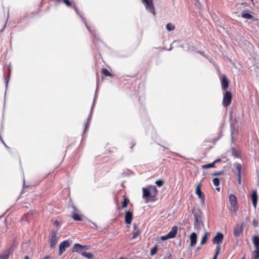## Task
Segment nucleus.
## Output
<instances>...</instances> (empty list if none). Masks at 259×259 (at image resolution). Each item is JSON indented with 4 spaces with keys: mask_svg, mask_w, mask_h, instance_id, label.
<instances>
[{
    "mask_svg": "<svg viewBox=\"0 0 259 259\" xmlns=\"http://www.w3.org/2000/svg\"><path fill=\"white\" fill-rule=\"evenodd\" d=\"M220 250H221V247L219 246L218 247H217L215 254L212 259H217V256L220 253Z\"/></svg>",
    "mask_w": 259,
    "mask_h": 259,
    "instance_id": "nucleus-33",
    "label": "nucleus"
},
{
    "mask_svg": "<svg viewBox=\"0 0 259 259\" xmlns=\"http://www.w3.org/2000/svg\"><path fill=\"white\" fill-rule=\"evenodd\" d=\"M201 248L200 247H198L196 249V251H198Z\"/></svg>",
    "mask_w": 259,
    "mask_h": 259,
    "instance_id": "nucleus-45",
    "label": "nucleus"
},
{
    "mask_svg": "<svg viewBox=\"0 0 259 259\" xmlns=\"http://www.w3.org/2000/svg\"><path fill=\"white\" fill-rule=\"evenodd\" d=\"M73 218L74 220L76 221H81L82 220V217L76 213H74L73 214Z\"/></svg>",
    "mask_w": 259,
    "mask_h": 259,
    "instance_id": "nucleus-29",
    "label": "nucleus"
},
{
    "mask_svg": "<svg viewBox=\"0 0 259 259\" xmlns=\"http://www.w3.org/2000/svg\"><path fill=\"white\" fill-rule=\"evenodd\" d=\"M190 245L191 246H194L195 245L197 242V236L196 233L193 232L190 234Z\"/></svg>",
    "mask_w": 259,
    "mask_h": 259,
    "instance_id": "nucleus-13",
    "label": "nucleus"
},
{
    "mask_svg": "<svg viewBox=\"0 0 259 259\" xmlns=\"http://www.w3.org/2000/svg\"><path fill=\"white\" fill-rule=\"evenodd\" d=\"M135 145H136V144H135H135H133H133H132V146H131V149H132V148H133V147L134 146H135Z\"/></svg>",
    "mask_w": 259,
    "mask_h": 259,
    "instance_id": "nucleus-46",
    "label": "nucleus"
},
{
    "mask_svg": "<svg viewBox=\"0 0 259 259\" xmlns=\"http://www.w3.org/2000/svg\"><path fill=\"white\" fill-rule=\"evenodd\" d=\"M155 183L158 186L161 187L163 184V181L162 180H157Z\"/></svg>",
    "mask_w": 259,
    "mask_h": 259,
    "instance_id": "nucleus-35",
    "label": "nucleus"
},
{
    "mask_svg": "<svg viewBox=\"0 0 259 259\" xmlns=\"http://www.w3.org/2000/svg\"><path fill=\"white\" fill-rule=\"evenodd\" d=\"M178 232V227L176 226H174L171 230L169 231V232L167 234V235L168 236L169 238H174Z\"/></svg>",
    "mask_w": 259,
    "mask_h": 259,
    "instance_id": "nucleus-14",
    "label": "nucleus"
},
{
    "mask_svg": "<svg viewBox=\"0 0 259 259\" xmlns=\"http://www.w3.org/2000/svg\"><path fill=\"white\" fill-rule=\"evenodd\" d=\"M119 259H125V258H124V257H120L119 258Z\"/></svg>",
    "mask_w": 259,
    "mask_h": 259,
    "instance_id": "nucleus-49",
    "label": "nucleus"
},
{
    "mask_svg": "<svg viewBox=\"0 0 259 259\" xmlns=\"http://www.w3.org/2000/svg\"><path fill=\"white\" fill-rule=\"evenodd\" d=\"M119 259H125V258H124V257H120L119 258Z\"/></svg>",
    "mask_w": 259,
    "mask_h": 259,
    "instance_id": "nucleus-50",
    "label": "nucleus"
},
{
    "mask_svg": "<svg viewBox=\"0 0 259 259\" xmlns=\"http://www.w3.org/2000/svg\"><path fill=\"white\" fill-rule=\"evenodd\" d=\"M128 201H129L127 197H125V196H124V199L122 202V208L126 207L127 205V203H128Z\"/></svg>",
    "mask_w": 259,
    "mask_h": 259,
    "instance_id": "nucleus-28",
    "label": "nucleus"
},
{
    "mask_svg": "<svg viewBox=\"0 0 259 259\" xmlns=\"http://www.w3.org/2000/svg\"><path fill=\"white\" fill-rule=\"evenodd\" d=\"M57 231H52V235L50 238V246L53 247L57 242L58 237H57Z\"/></svg>",
    "mask_w": 259,
    "mask_h": 259,
    "instance_id": "nucleus-9",
    "label": "nucleus"
},
{
    "mask_svg": "<svg viewBox=\"0 0 259 259\" xmlns=\"http://www.w3.org/2000/svg\"><path fill=\"white\" fill-rule=\"evenodd\" d=\"M251 259H259V249H255L253 252V256Z\"/></svg>",
    "mask_w": 259,
    "mask_h": 259,
    "instance_id": "nucleus-24",
    "label": "nucleus"
},
{
    "mask_svg": "<svg viewBox=\"0 0 259 259\" xmlns=\"http://www.w3.org/2000/svg\"><path fill=\"white\" fill-rule=\"evenodd\" d=\"M57 1L58 2H63L68 7H70L71 6V4L69 0H57Z\"/></svg>",
    "mask_w": 259,
    "mask_h": 259,
    "instance_id": "nucleus-34",
    "label": "nucleus"
},
{
    "mask_svg": "<svg viewBox=\"0 0 259 259\" xmlns=\"http://www.w3.org/2000/svg\"><path fill=\"white\" fill-rule=\"evenodd\" d=\"M221 161V159H217L213 161V162H220Z\"/></svg>",
    "mask_w": 259,
    "mask_h": 259,
    "instance_id": "nucleus-43",
    "label": "nucleus"
},
{
    "mask_svg": "<svg viewBox=\"0 0 259 259\" xmlns=\"http://www.w3.org/2000/svg\"><path fill=\"white\" fill-rule=\"evenodd\" d=\"M243 225L242 224L241 226L236 225V226L234 228V235L236 237H238L243 232Z\"/></svg>",
    "mask_w": 259,
    "mask_h": 259,
    "instance_id": "nucleus-12",
    "label": "nucleus"
},
{
    "mask_svg": "<svg viewBox=\"0 0 259 259\" xmlns=\"http://www.w3.org/2000/svg\"><path fill=\"white\" fill-rule=\"evenodd\" d=\"M143 197L144 198H148V197H152V196H153V192L149 191L148 189L143 188Z\"/></svg>",
    "mask_w": 259,
    "mask_h": 259,
    "instance_id": "nucleus-15",
    "label": "nucleus"
},
{
    "mask_svg": "<svg viewBox=\"0 0 259 259\" xmlns=\"http://www.w3.org/2000/svg\"><path fill=\"white\" fill-rule=\"evenodd\" d=\"M88 122H85L84 123V131L87 130V128H88Z\"/></svg>",
    "mask_w": 259,
    "mask_h": 259,
    "instance_id": "nucleus-40",
    "label": "nucleus"
},
{
    "mask_svg": "<svg viewBox=\"0 0 259 259\" xmlns=\"http://www.w3.org/2000/svg\"><path fill=\"white\" fill-rule=\"evenodd\" d=\"M166 28L168 31H170L175 29V26L172 24L168 23L166 24Z\"/></svg>",
    "mask_w": 259,
    "mask_h": 259,
    "instance_id": "nucleus-26",
    "label": "nucleus"
},
{
    "mask_svg": "<svg viewBox=\"0 0 259 259\" xmlns=\"http://www.w3.org/2000/svg\"><path fill=\"white\" fill-rule=\"evenodd\" d=\"M222 88L226 91L229 87V81L226 75H223L221 81Z\"/></svg>",
    "mask_w": 259,
    "mask_h": 259,
    "instance_id": "nucleus-10",
    "label": "nucleus"
},
{
    "mask_svg": "<svg viewBox=\"0 0 259 259\" xmlns=\"http://www.w3.org/2000/svg\"><path fill=\"white\" fill-rule=\"evenodd\" d=\"M252 225L254 227H256L258 225V222L256 220H253L252 222Z\"/></svg>",
    "mask_w": 259,
    "mask_h": 259,
    "instance_id": "nucleus-36",
    "label": "nucleus"
},
{
    "mask_svg": "<svg viewBox=\"0 0 259 259\" xmlns=\"http://www.w3.org/2000/svg\"><path fill=\"white\" fill-rule=\"evenodd\" d=\"M223 172L222 171L219 172H215L212 174L213 176H218L222 174Z\"/></svg>",
    "mask_w": 259,
    "mask_h": 259,
    "instance_id": "nucleus-39",
    "label": "nucleus"
},
{
    "mask_svg": "<svg viewBox=\"0 0 259 259\" xmlns=\"http://www.w3.org/2000/svg\"><path fill=\"white\" fill-rule=\"evenodd\" d=\"M251 197L253 205L254 207L255 208L256 207V204L257 202V195L256 191H253L252 192Z\"/></svg>",
    "mask_w": 259,
    "mask_h": 259,
    "instance_id": "nucleus-16",
    "label": "nucleus"
},
{
    "mask_svg": "<svg viewBox=\"0 0 259 259\" xmlns=\"http://www.w3.org/2000/svg\"><path fill=\"white\" fill-rule=\"evenodd\" d=\"M150 191H152L153 192V196H152V197L153 198L151 200L152 201H154L155 199H154V198L155 197V196L157 195V190L156 189V186H153L151 187V190H150Z\"/></svg>",
    "mask_w": 259,
    "mask_h": 259,
    "instance_id": "nucleus-23",
    "label": "nucleus"
},
{
    "mask_svg": "<svg viewBox=\"0 0 259 259\" xmlns=\"http://www.w3.org/2000/svg\"><path fill=\"white\" fill-rule=\"evenodd\" d=\"M133 228H134V230H133V236L132 238L135 239L139 236V235L140 233V232L139 229L138 228L137 225L136 224H134Z\"/></svg>",
    "mask_w": 259,
    "mask_h": 259,
    "instance_id": "nucleus-17",
    "label": "nucleus"
},
{
    "mask_svg": "<svg viewBox=\"0 0 259 259\" xmlns=\"http://www.w3.org/2000/svg\"><path fill=\"white\" fill-rule=\"evenodd\" d=\"M193 214L194 217V226L197 229H200L201 226L202 225L201 221V216L200 215L201 212L199 210L193 211Z\"/></svg>",
    "mask_w": 259,
    "mask_h": 259,
    "instance_id": "nucleus-1",
    "label": "nucleus"
},
{
    "mask_svg": "<svg viewBox=\"0 0 259 259\" xmlns=\"http://www.w3.org/2000/svg\"><path fill=\"white\" fill-rule=\"evenodd\" d=\"M200 186L201 184L200 183L197 184L196 187L195 193L200 199H203V194L200 190Z\"/></svg>",
    "mask_w": 259,
    "mask_h": 259,
    "instance_id": "nucleus-18",
    "label": "nucleus"
},
{
    "mask_svg": "<svg viewBox=\"0 0 259 259\" xmlns=\"http://www.w3.org/2000/svg\"><path fill=\"white\" fill-rule=\"evenodd\" d=\"M50 256L49 255H48V256H46L44 259H49L50 258Z\"/></svg>",
    "mask_w": 259,
    "mask_h": 259,
    "instance_id": "nucleus-44",
    "label": "nucleus"
},
{
    "mask_svg": "<svg viewBox=\"0 0 259 259\" xmlns=\"http://www.w3.org/2000/svg\"><path fill=\"white\" fill-rule=\"evenodd\" d=\"M252 241L255 249H259V237L257 236H254Z\"/></svg>",
    "mask_w": 259,
    "mask_h": 259,
    "instance_id": "nucleus-21",
    "label": "nucleus"
},
{
    "mask_svg": "<svg viewBox=\"0 0 259 259\" xmlns=\"http://www.w3.org/2000/svg\"><path fill=\"white\" fill-rule=\"evenodd\" d=\"M199 53L203 56H205V54L204 52H199Z\"/></svg>",
    "mask_w": 259,
    "mask_h": 259,
    "instance_id": "nucleus-41",
    "label": "nucleus"
},
{
    "mask_svg": "<svg viewBox=\"0 0 259 259\" xmlns=\"http://www.w3.org/2000/svg\"><path fill=\"white\" fill-rule=\"evenodd\" d=\"M233 170L236 174L238 177V182L239 184H241V174L243 172V168L242 165L239 163H236L234 165Z\"/></svg>",
    "mask_w": 259,
    "mask_h": 259,
    "instance_id": "nucleus-5",
    "label": "nucleus"
},
{
    "mask_svg": "<svg viewBox=\"0 0 259 259\" xmlns=\"http://www.w3.org/2000/svg\"><path fill=\"white\" fill-rule=\"evenodd\" d=\"M70 246V243L68 240H65L61 242L59 245V254L61 255L66 249V248Z\"/></svg>",
    "mask_w": 259,
    "mask_h": 259,
    "instance_id": "nucleus-8",
    "label": "nucleus"
},
{
    "mask_svg": "<svg viewBox=\"0 0 259 259\" xmlns=\"http://www.w3.org/2000/svg\"><path fill=\"white\" fill-rule=\"evenodd\" d=\"M241 17L243 18L248 19H251L253 18V16L249 13H242L241 14Z\"/></svg>",
    "mask_w": 259,
    "mask_h": 259,
    "instance_id": "nucleus-25",
    "label": "nucleus"
},
{
    "mask_svg": "<svg viewBox=\"0 0 259 259\" xmlns=\"http://www.w3.org/2000/svg\"><path fill=\"white\" fill-rule=\"evenodd\" d=\"M229 200L233 211L236 212L238 210L236 197L233 194H230L229 195Z\"/></svg>",
    "mask_w": 259,
    "mask_h": 259,
    "instance_id": "nucleus-6",
    "label": "nucleus"
},
{
    "mask_svg": "<svg viewBox=\"0 0 259 259\" xmlns=\"http://www.w3.org/2000/svg\"><path fill=\"white\" fill-rule=\"evenodd\" d=\"M24 259H29L28 256H25Z\"/></svg>",
    "mask_w": 259,
    "mask_h": 259,
    "instance_id": "nucleus-47",
    "label": "nucleus"
},
{
    "mask_svg": "<svg viewBox=\"0 0 259 259\" xmlns=\"http://www.w3.org/2000/svg\"><path fill=\"white\" fill-rule=\"evenodd\" d=\"M214 186H218L220 184V180L218 178H215L212 180Z\"/></svg>",
    "mask_w": 259,
    "mask_h": 259,
    "instance_id": "nucleus-32",
    "label": "nucleus"
},
{
    "mask_svg": "<svg viewBox=\"0 0 259 259\" xmlns=\"http://www.w3.org/2000/svg\"><path fill=\"white\" fill-rule=\"evenodd\" d=\"M11 252V250L9 249L2 254H0V259H8Z\"/></svg>",
    "mask_w": 259,
    "mask_h": 259,
    "instance_id": "nucleus-19",
    "label": "nucleus"
},
{
    "mask_svg": "<svg viewBox=\"0 0 259 259\" xmlns=\"http://www.w3.org/2000/svg\"><path fill=\"white\" fill-rule=\"evenodd\" d=\"M89 249V246L82 245L81 244L76 243L75 244L72 248V252H77L80 253L81 255L83 253L86 252V250Z\"/></svg>",
    "mask_w": 259,
    "mask_h": 259,
    "instance_id": "nucleus-2",
    "label": "nucleus"
},
{
    "mask_svg": "<svg viewBox=\"0 0 259 259\" xmlns=\"http://www.w3.org/2000/svg\"><path fill=\"white\" fill-rule=\"evenodd\" d=\"M224 235L222 233H217L216 236L213 238L212 242L213 244H217V247H221V244L222 243Z\"/></svg>",
    "mask_w": 259,
    "mask_h": 259,
    "instance_id": "nucleus-7",
    "label": "nucleus"
},
{
    "mask_svg": "<svg viewBox=\"0 0 259 259\" xmlns=\"http://www.w3.org/2000/svg\"><path fill=\"white\" fill-rule=\"evenodd\" d=\"M216 190H217V191H220V188H219H219H216Z\"/></svg>",
    "mask_w": 259,
    "mask_h": 259,
    "instance_id": "nucleus-48",
    "label": "nucleus"
},
{
    "mask_svg": "<svg viewBox=\"0 0 259 259\" xmlns=\"http://www.w3.org/2000/svg\"><path fill=\"white\" fill-rule=\"evenodd\" d=\"M161 238V239L162 240H165L169 239V238L168 236L167 235V234H166V235L162 236Z\"/></svg>",
    "mask_w": 259,
    "mask_h": 259,
    "instance_id": "nucleus-37",
    "label": "nucleus"
},
{
    "mask_svg": "<svg viewBox=\"0 0 259 259\" xmlns=\"http://www.w3.org/2000/svg\"><path fill=\"white\" fill-rule=\"evenodd\" d=\"M232 100V95L230 91H226L223 96L222 104L225 107L229 106Z\"/></svg>",
    "mask_w": 259,
    "mask_h": 259,
    "instance_id": "nucleus-4",
    "label": "nucleus"
},
{
    "mask_svg": "<svg viewBox=\"0 0 259 259\" xmlns=\"http://www.w3.org/2000/svg\"><path fill=\"white\" fill-rule=\"evenodd\" d=\"M181 259H184V258H181Z\"/></svg>",
    "mask_w": 259,
    "mask_h": 259,
    "instance_id": "nucleus-53",
    "label": "nucleus"
},
{
    "mask_svg": "<svg viewBox=\"0 0 259 259\" xmlns=\"http://www.w3.org/2000/svg\"><path fill=\"white\" fill-rule=\"evenodd\" d=\"M209 235V233L208 232H205L204 235L202 236L201 240L200 243L201 245H203L206 242Z\"/></svg>",
    "mask_w": 259,
    "mask_h": 259,
    "instance_id": "nucleus-20",
    "label": "nucleus"
},
{
    "mask_svg": "<svg viewBox=\"0 0 259 259\" xmlns=\"http://www.w3.org/2000/svg\"><path fill=\"white\" fill-rule=\"evenodd\" d=\"M147 11L150 12L153 15H155L156 12L153 5V0H142Z\"/></svg>",
    "mask_w": 259,
    "mask_h": 259,
    "instance_id": "nucleus-3",
    "label": "nucleus"
},
{
    "mask_svg": "<svg viewBox=\"0 0 259 259\" xmlns=\"http://www.w3.org/2000/svg\"><path fill=\"white\" fill-rule=\"evenodd\" d=\"M215 163H209L207 164H205L202 166L203 168H208L210 167H214Z\"/></svg>",
    "mask_w": 259,
    "mask_h": 259,
    "instance_id": "nucleus-30",
    "label": "nucleus"
},
{
    "mask_svg": "<svg viewBox=\"0 0 259 259\" xmlns=\"http://www.w3.org/2000/svg\"><path fill=\"white\" fill-rule=\"evenodd\" d=\"M133 218V213L130 211H126L125 214V222L127 224H131Z\"/></svg>",
    "mask_w": 259,
    "mask_h": 259,
    "instance_id": "nucleus-11",
    "label": "nucleus"
},
{
    "mask_svg": "<svg viewBox=\"0 0 259 259\" xmlns=\"http://www.w3.org/2000/svg\"><path fill=\"white\" fill-rule=\"evenodd\" d=\"M252 2H253V0H250Z\"/></svg>",
    "mask_w": 259,
    "mask_h": 259,
    "instance_id": "nucleus-52",
    "label": "nucleus"
},
{
    "mask_svg": "<svg viewBox=\"0 0 259 259\" xmlns=\"http://www.w3.org/2000/svg\"><path fill=\"white\" fill-rule=\"evenodd\" d=\"M82 255L88 259H92L94 257V255L92 253L87 252L83 253Z\"/></svg>",
    "mask_w": 259,
    "mask_h": 259,
    "instance_id": "nucleus-27",
    "label": "nucleus"
},
{
    "mask_svg": "<svg viewBox=\"0 0 259 259\" xmlns=\"http://www.w3.org/2000/svg\"><path fill=\"white\" fill-rule=\"evenodd\" d=\"M5 80L6 84V86H7L9 80V77L8 76H6L5 78Z\"/></svg>",
    "mask_w": 259,
    "mask_h": 259,
    "instance_id": "nucleus-38",
    "label": "nucleus"
},
{
    "mask_svg": "<svg viewBox=\"0 0 259 259\" xmlns=\"http://www.w3.org/2000/svg\"><path fill=\"white\" fill-rule=\"evenodd\" d=\"M59 224V222L57 221H56L54 223V225H58Z\"/></svg>",
    "mask_w": 259,
    "mask_h": 259,
    "instance_id": "nucleus-42",
    "label": "nucleus"
},
{
    "mask_svg": "<svg viewBox=\"0 0 259 259\" xmlns=\"http://www.w3.org/2000/svg\"><path fill=\"white\" fill-rule=\"evenodd\" d=\"M241 259H245V257H242Z\"/></svg>",
    "mask_w": 259,
    "mask_h": 259,
    "instance_id": "nucleus-51",
    "label": "nucleus"
},
{
    "mask_svg": "<svg viewBox=\"0 0 259 259\" xmlns=\"http://www.w3.org/2000/svg\"><path fill=\"white\" fill-rule=\"evenodd\" d=\"M101 72L102 74L104 75L105 76L113 77V75L106 68H102Z\"/></svg>",
    "mask_w": 259,
    "mask_h": 259,
    "instance_id": "nucleus-22",
    "label": "nucleus"
},
{
    "mask_svg": "<svg viewBox=\"0 0 259 259\" xmlns=\"http://www.w3.org/2000/svg\"><path fill=\"white\" fill-rule=\"evenodd\" d=\"M157 252V246L155 245L154 247L151 249L150 254L151 255H153L155 254Z\"/></svg>",
    "mask_w": 259,
    "mask_h": 259,
    "instance_id": "nucleus-31",
    "label": "nucleus"
}]
</instances>
